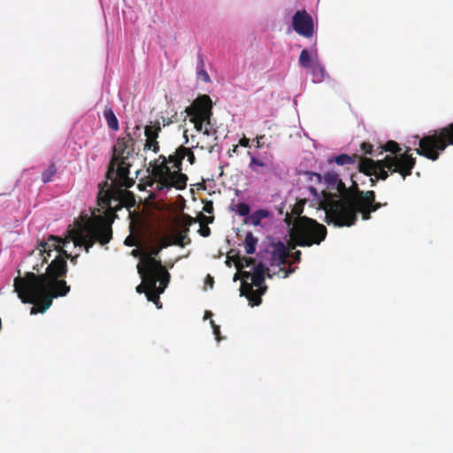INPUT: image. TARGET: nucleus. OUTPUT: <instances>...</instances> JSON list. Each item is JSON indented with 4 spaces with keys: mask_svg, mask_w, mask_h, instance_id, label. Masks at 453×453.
Segmentation results:
<instances>
[{
    "mask_svg": "<svg viewBox=\"0 0 453 453\" xmlns=\"http://www.w3.org/2000/svg\"><path fill=\"white\" fill-rule=\"evenodd\" d=\"M134 139L130 134L119 137L112 148V157L108 165L106 180L99 184L98 205L104 215H93L70 232L75 246H82L87 253L96 242L105 245L112 239L111 224L117 217L116 211L134 203L131 192L115 188L114 186L130 188L134 181L129 178V159L134 155Z\"/></svg>",
    "mask_w": 453,
    "mask_h": 453,
    "instance_id": "1",
    "label": "nucleus"
},
{
    "mask_svg": "<svg viewBox=\"0 0 453 453\" xmlns=\"http://www.w3.org/2000/svg\"><path fill=\"white\" fill-rule=\"evenodd\" d=\"M67 242L69 241L50 235L37 248L42 257L41 264L33 265L37 273L27 272L24 276L14 279V292L21 302L34 304L31 314L45 312L54 298L65 296L70 292V287L63 279L68 271L66 260L70 259L75 265L79 256H72L65 250L64 246Z\"/></svg>",
    "mask_w": 453,
    "mask_h": 453,
    "instance_id": "2",
    "label": "nucleus"
},
{
    "mask_svg": "<svg viewBox=\"0 0 453 453\" xmlns=\"http://www.w3.org/2000/svg\"><path fill=\"white\" fill-rule=\"evenodd\" d=\"M375 197L373 190H360L357 182L352 180V186L347 188L343 199L334 200L326 208V222L340 227L351 226L357 221L358 212L362 219L369 220L372 212L387 205V203L376 202Z\"/></svg>",
    "mask_w": 453,
    "mask_h": 453,
    "instance_id": "3",
    "label": "nucleus"
},
{
    "mask_svg": "<svg viewBox=\"0 0 453 453\" xmlns=\"http://www.w3.org/2000/svg\"><path fill=\"white\" fill-rule=\"evenodd\" d=\"M186 157L190 165L196 163V157L192 149L181 145L168 157L160 155L157 160L150 163L151 174L157 182L158 190L170 189L171 188L178 190L186 188L188 177L181 173L182 161Z\"/></svg>",
    "mask_w": 453,
    "mask_h": 453,
    "instance_id": "4",
    "label": "nucleus"
},
{
    "mask_svg": "<svg viewBox=\"0 0 453 453\" xmlns=\"http://www.w3.org/2000/svg\"><path fill=\"white\" fill-rule=\"evenodd\" d=\"M411 149L400 155L386 156L383 159L373 160L370 157L360 158V165H357L360 173L369 177L371 186H375L379 180H385L388 178L389 173H397L404 180L410 176L416 165V158L410 154Z\"/></svg>",
    "mask_w": 453,
    "mask_h": 453,
    "instance_id": "5",
    "label": "nucleus"
},
{
    "mask_svg": "<svg viewBox=\"0 0 453 453\" xmlns=\"http://www.w3.org/2000/svg\"><path fill=\"white\" fill-rule=\"evenodd\" d=\"M185 112L189 117V121L194 124L196 131L203 133L208 137V141L200 146L201 150L212 153L218 145V131L211 124L212 102L211 97L208 95L197 96L185 109Z\"/></svg>",
    "mask_w": 453,
    "mask_h": 453,
    "instance_id": "6",
    "label": "nucleus"
},
{
    "mask_svg": "<svg viewBox=\"0 0 453 453\" xmlns=\"http://www.w3.org/2000/svg\"><path fill=\"white\" fill-rule=\"evenodd\" d=\"M284 221L288 226L292 225L289 231V247L291 249H296V246L311 247L319 245L326 237V227L306 216L293 219L292 216L287 212Z\"/></svg>",
    "mask_w": 453,
    "mask_h": 453,
    "instance_id": "7",
    "label": "nucleus"
},
{
    "mask_svg": "<svg viewBox=\"0 0 453 453\" xmlns=\"http://www.w3.org/2000/svg\"><path fill=\"white\" fill-rule=\"evenodd\" d=\"M449 145H453V122L423 136L418 142L416 153L435 161Z\"/></svg>",
    "mask_w": 453,
    "mask_h": 453,
    "instance_id": "8",
    "label": "nucleus"
},
{
    "mask_svg": "<svg viewBox=\"0 0 453 453\" xmlns=\"http://www.w3.org/2000/svg\"><path fill=\"white\" fill-rule=\"evenodd\" d=\"M272 278L269 269L262 263L255 266L252 273L251 282L246 280L242 281L241 296H246L250 306H258L262 303L261 296L265 293L267 287L265 284V275Z\"/></svg>",
    "mask_w": 453,
    "mask_h": 453,
    "instance_id": "9",
    "label": "nucleus"
},
{
    "mask_svg": "<svg viewBox=\"0 0 453 453\" xmlns=\"http://www.w3.org/2000/svg\"><path fill=\"white\" fill-rule=\"evenodd\" d=\"M147 269L137 266L138 273L142 278V283L136 287V292L144 293L150 288H154L158 278L161 276V269H166L162 265L161 260H154L148 258L146 265Z\"/></svg>",
    "mask_w": 453,
    "mask_h": 453,
    "instance_id": "10",
    "label": "nucleus"
},
{
    "mask_svg": "<svg viewBox=\"0 0 453 453\" xmlns=\"http://www.w3.org/2000/svg\"><path fill=\"white\" fill-rule=\"evenodd\" d=\"M292 27L300 35L311 38L314 34L313 19L305 10L297 11L292 18Z\"/></svg>",
    "mask_w": 453,
    "mask_h": 453,
    "instance_id": "11",
    "label": "nucleus"
},
{
    "mask_svg": "<svg viewBox=\"0 0 453 453\" xmlns=\"http://www.w3.org/2000/svg\"><path fill=\"white\" fill-rule=\"evenodd\" d=\"M171 275L167 269H161V276L158 278L159 286L155 285L154 288L148 289L146 291V297L148 301L153 302L158 309L162 307L160 303L159 296L164 293L170 281Z\"/></svg>",
    "mask_w": 453,
    "mask_h": 453,
    "instance_id": "12",
    "label": "nucleus"
},
{
    "mask_svg": "<svg viewBox=\"0 0 453 453\" xmlns=\"http://www.w3.org/2000/svg\"><path fill=\"white\" fill-rule=\"evenodd\" d=\"M196 222L195 218L188 214H182L180 222V229L176 232L174 235L173 244L184 247L185 245L190 243V239L188 236L189 232V227L192 224Z\"/></svg>",
    "mask_w": 453,
    "mask_h": 453,
    "instance_id": "13",
    "label": "nucleus"
},
{
    "mask_svg": "<svg viewBox=\"0 0 453 453\" xmlns=\"http://www.w3.org/2000/svg\"><path fill=\"white\" fill-rule=\"evenodd\" d=\"M325 181L326 183V188L331 193L332 196L343 199V195L346 193L347 188L337 173L329 171L325 173Z\"/></svg>",
    "mask_w": 453,
    "mask_h": 453,
    "instance_id": "14",
    "label": "nucleus"
},
{
    "mask_svg": "<svg viewBox=\"0 0 453 453\" xmlns=\"http://www.w3.org/2000/svg\"><path fill=\"white\" fill-rule=\"evenodd\" d=\"M161 132V127L159 122H156L154 125H147L144 128V134L146 141L144 144V150H150L155 153L159 151V143L157 138Z\"/></svg>",
    "mask_w": 453,
    "mask_h": 453,
    "instance_id": "15",
    "label": "nucleus"
},
{
    "mask_svg": "<svg viewBox=\"0 0 453 453\" xmlns=\"http://www.w3.org/2000/svg\"><path fill=\"white\" fill-rule=\"evenodd\" d=\"M292 249L289 245L287 247L282 242H278L273 244V250L272 251V265L278 266L285 265L287 259L289 257V252Z\"/></svg>",
    "mask_w": 453,
    "mask_h": 453,
    "instance_id": "16",
    "label": "nucleus"
},
{
    "mask_svg": "<svg viewBox=\"0 0 453 453\" xmlns=\"http://www.w3.org/2000/svg\"><path fill=\"white\" fill-rule=\"evenodd\" d=\"M366 157L359 156L357 154H340L335 157H329L327 158L328 165L336 164L337 165H355L357 162H358V165H360V158H365Z\"/></svg>",
    "mask_w": 453,
    "mask_h": 453,
    "instance_id": "17",
    "label": "nucleus"
},
{
    "mask_svg": "<svg viewBox=\"0 0 453 453\" xmlns=\"http://www.w3.org/2000/svg\"><path fill=\"white\" fill-rule=\"evenodd\" d=\"M309 69L311 70L313 82L320 83L325 80L326 73L325 67L319 61L317 53H315V58H312L311 65Z\"/></svg>",
    "mask_w": 453,
    "mask_h": 453,
    "instance_id": "18",
    "label": "nucleus"
},
{
    "mask_svg": "<svg viewBox=\"0 0 453 453\" xmlns=\"http://www.w3.org/2000/svg\"><path fill=\"white\" fill-rule=\"evenodd\" d=\"M271 216V212L265 209H260L253 213L250 214L247 218L244 219V224L252 225L257 226L261 224L262 219L269 218Z\"/></svg>",
    "mask_w": 453,
    "mask_h": 453,
    "instance_id": "19",
    "label": "nucleus"
},
{
    "mask_svg": "<svg viewBox=\"0 0 453 453\" xmlns=\"http://www.w3.org/2000/svg\"><path fill=\"white\" fill-rule=\"evenodd\" d=\"M104 119L107 122V126L110 129H111L113 131H118L119 129V120L111 108L104 109Z\"/></svg>",
    "mask_w": 453,
    "mask_h": 453,
    "instance_id": "20",
    "label": "nucleus"
},
{
    "mask_svg": "<svg viewBox=\"0 0 453 453\" xmlns=\"http://www.w3.org/2000/svg\"><path fill=\"white\" fill-rule=\"evenodd\" d=\"M161 250H162V247H160L157 244L151 246L150 249V252L146 251V253H143V257H141V263L137 266L147 269V267L145 265H146L148 258L150 257L154 260H157L156 258V257L160 253Z\"/></svg>",
    "mask_w": 453,
    "mask_h": 453,
    "instance_id": "21",
    "label": "nucleus"
},
{
    "mask_svg": "<svg viewBox=\"0 0 453 453\" xmlns=\"http://www.w3.org/2000/svg\"><path fill=\"white\" fill-rule=\"evenodd\" d=\"M257 242V238L255 237L251 232L246 234L244 248L247 254L251 255L255 253Z\"/></svg>",
    "mask_w": 453,
    "mask_h": 453,
    "instance_id": "22",
    "label": "nucleus"
},
{
    "mask_svg": "<svg viewBox=\"0 0 453 453\" xmlns=\"http://www.w3.org/2000/svg\"><path fill=\"white\" fill-rule=\"evenodd\" d=\"M57 173V166L55 163H51L49 167L42 172V180L43 183H48L52 180V178Z\"/></svg>",
    "mask_w": 453,
    "mask_h": 453,
    "instance_id": "23",
    "label": "nucleus"
},
{
    "mask_svg": "<svg viewBox=\"0 0 453 453\" xmlns=\"http://www.w3.org/2000/svg\"><path fill=\"white\" fill-rule=\"evenodd\" d=\"M314 57H311L310 54H309V51L304 49L301 51L300 53V56H299V65L300 66L303 67V68H309L311 65V61H312V58H314Z\"/></svg>",
    "mask_w": 453,
    "mask_h": 453,
    "instance_id": "24",
    "label": "nucleus"
},
{
    "mask_svg": "<svg viewBox=\"0 0 453 453\" xmlns=\"http://www.w3.org/2000/svg\"><path fill=\"white\" fill-rule=\"evenodd\" d=\"M382 150L390 152L393 156L400 155L401 148L399 144L395 141H388L382 145Z\"/></svg>",
    "mask_w": 453,
    "mask_h": 453,
    "instance_id": "25",
    "label": "nucleus"
},
{
    "mask_svg": "<svg viewBox=\"0 0 453 453\" xmlns=\"http://www.w3.org/2000/svg\"><path fill=\"white\" fill-rule=\"evenodd\" d=\"M305 202L303 200L297 201L292 207L291 213H289L293 219H298L303 211V206Z\"/></svg>",
    "mask_w": 453,
    "mask_h": 453,
    "instance_id": "26",
    "label": "nucleus"
},
{
    "mask_svg": "<svg viewBox=\"0 0 453 453\" xmlns=\"http://www.w3.org/2000/svg\"><path fill=\"white\" fill-rule=\"evenodd\" d=\"M203 66H204V62H203V57H202V55H199L197 67L198 68L200 67L201 70L198 71V75L203 78V81L207 82L210 81V76H209L208 73L203 69Z\"/></svg>",
    "mask_w": 453,
    "mask_h": 453,
    "instance_id": "27",
    "label": "nucleus"
},
{
    "mask_svg": "<svg viewBox=\"0 0 453 453\" xmlns=\"http://www.w3.org/2000/svg\"><path fill=\"white\" fill-rule=\"evenodd\" d=\"M250 207L246 203H239L236 204V212L240 216L247 218L250 215Z\"/></svg>",
    "mask_w": 453,
    "mask_h": 453,
    "instance_id": "28",
    "label": "nucleus"
},
{
    "mask_svg": "<svg viewBox=\"0 0 453 453\" xmlns=\"http://www.w3.org/2000/svg\"><path fill=\"white\" fill-rule=\"evenodd\" d=\"M360 150L365 155H370L373 153V145L368 142H364L360 145Z\"/></svg>",
    "mask_w": 453,
    "mask_h": 453,
    "instance_id": "29",
    "label": "nucleus"
},
{
    "mask_svg": "<svg viewBox=\"0 0 453 453\" xmlns=\"http://www.w3.org/2000/svg\"><path fill=\"white\" fill-rule=\"evenodd\" d=\"M253 264H254V259L253 258L243 257L242 258V262H239L236 265L238 267H244V266L249 267V266L252 265Z\"/></svg>",
    "mask_w": 453,
    "mask_h": 453,
    "instance_id": "30",
    "label": "nucleus"
},
{
    "mask_svg": "<svg viewBox=\"0 0 453 453\" xmlns=\"http://www.w3.org/2000/svg\"><path fill=\"white\" fill-rule=\"evenodd\" d=\"M124 243L127 245V246H129V247H133V246H137L138 245V239L137 237L135 236H133V235H128Z\"/></svg>",
    "mask_w": 453,
    "mask_h": 453,
    "instance_id": "31",
    "label": "nucleus"
},
{
    "mask_svg": "<svg viewBox=\"0 0 453 453\" xmlns=\"http://www.w3.org/2000/svg\"><path fill=\"white\" fill-rule=\"evenodd\" d=\"M211 325L212 326V329H213V334L217 339V341H220L221 340V337H220V328H219V326H217L213 320L211 321Z\"/></svg>",
    "mask_w": 453,
    "mask_h": 453,
    "instance_id": "32",
    "label": "nucleus"
},
{
    "mask_svg": "<svg viewBox=\"0 0 453 453\" xmlns=\"http://www.w3.org/2000/svg\"><path fill=\"white\" fill-rule=\"evenodd\" d=\"M254 165L257 166H265V163L262 162L260 159L257 158L256 157H251L250 163V168L253 169Z\"/></svg>",
    "mask_w": 453,
    "mask_h": 453,
    "instance_id": "33",
    "label": "nucleus"
},
{
    "mask_svg": "<svg viewBox=\"0 0 453 453\" xmlns=\"http://www.w3.org/2000/svg\"><path fill=\"white\" fill-rule=\"evenodd\" d=\"M199 234L203 237H208L211 234V228L208 226H201Z\"/></svg>",
    "mask_w": 453,
    "mask_h": 453,
    "instance_id": "34",
    "label": "nucleus"
},
{
    "mask_svg": "<svg viewBox=\"0 0 453 453\" xmlns=\"http://www.w3.org/2000/svg\"><path fill=\"white\" fill-rule=\"evenodd\" d=\"M203 210L205 212L209 213V214L212 213L213 212V203H212V202L211 201L206 202L204 203V205H203Z\"/></svg>",
    "mask_w": 453,
    "mask_h": 453,
    "instance_id": "35",
    "label": "nucleus"
},
{
    "mask_svg": "<svg viewBox=\"0 0 453 453\" xmlns=\"http://www.w3.org/2000/svg\"><path fill=\"white\" fill-rule=\"evenodd\" d=\"M173 244V242H171L168 237L163 238L160 242L157 244L160 247H162V250L165 248H167L168 246Z\"/></svg>",
    "mask_w": 453,
    "mask_h": 453,
    "instance_id": "36",
    "label": "nucleus"
},
{
    "mask_svg": "<svg viewBox=\"0 0 453 453\" xmlns=\"http://www.w3.org/2000/svg\"><path fill=\"white\" fill-rule=\"evenodd\" d=\"M301 251L296 250L292 255L291 257L293 259V263H299L301 261Z\"/></svg>",
    "mask_w": 453,
    "mask_h": 453,
    "instance_id": "37",
    "label": "nucleus"
},
{
    "mask_svg": "<svg viewBox=\"0 0 453 453\" xmlns=\"http://www.w3.org/2000/svg\"><path fill=\"white\" fill-rule=\"evenodd\" d=\"M385 150H382V145L378 146L376 149L373 148V153L372 154V157H378L379 156L382 155Z\"/></svg>",
    "mask_w": 453,
    "mask_h": 453,
    "instance_id": "38",
    "label": "nucleus"
},
{
    "mask_svg": "<svg viewBox=\"0 0 453 453\" xmlns=\"http://www.w3.org/2000/svg\"><path fill=\"white\" fill-rule=\"evenodd\" d=\"M252 273H250V272H247V271H242L241 272V275L242 277V280H246L248 281V280H251L252 278Z\"/></svg>",
    "mask_w": 453,
    "mask_h": 453,
    "instance_id": "39",
    "label": "nucleus"
},
{
    "mask_svg": "<svg viewBox=\"0 0 453 453\" xmlns=\"http://www.w3.org/2000/svg\"><path fill=\"white\" fill-rule=\"evenodd\" d=\"M239 145L242 147H249L250 146V139L243 136L242 138L240 139Z\"/></svg>",
    "mask_w": 453,
    "mask_h": 453,
    "instance_id": "40",
    "label": "nucleus"
},
{
    "mask_svg": "<svg viewBox=\"0 0 453 453\" xmlns=\"http://www.w3.org/2000/svg\"><path fill=\"white\" fill-rule=\"evenodd\" d=\"M143 253H146V251H142L138 249H135V250H133L131 254L134 256V257H138V256H141L142 257H143Z\"/></svg>",
    "mask_w": 453,
    "mask_h": 453,
    "instance_id": "41",
    "label": "nucleus"
},
{
    "mask_svg": "<svg viewBox=\"0 0 453 453\" xmlns=\"http://www.w3.org/2000/svg\"><path fill=\"white\" fill-rule=\"evenodd\" d=\"M264 137H265V135H261V136H257V137L256 138V142H257L256 147H257V149H261V148H263V144L261 143V142H260V141H261Z\"/></svg>",
    "mask_w": 453,
    "mask_h": 453,
    "instance_id": "42",
    "label": "nucleus"
},
{
    "mask_svg": "<svg viewBox=\"0 0 453 453\" xmlns=\"http://www.w3.org/2000/svg\"><path fill=\"white\" fill-rule=\"evenodd\" d=\"M202 217L206 221L207 224H211L214 220V218L212 216L206 217V216L202 215Z\"/></svg>",
    "mask_w": 453,
    "mask_h": 453,
    "instance_id": "43",
    "label": "nucleus"
},
{
    "mask_svg": "<svg viewBox=\"0 0 453 453\" xmlns=\"http://www.w3.org/2000/svg\"><path fill=\"white\" fill-rule=\"evenodd\" d=\"M280 271H283L284 272V278H287L291 273L294 272V270L292 269H285V268H280Z\"/></svg>",
    "mask_w": 453,
    "mask_h": 453,
    "instance_id": "44",
    "label": "nucleus"
},
{
    "mask_svg": "<svg viewBox=\"0 0 453 453\" xmlns=\"http://www.w3.org/2000/svg\"><path fill=\"white\" fill-rule=\"evenodd\" d=\"M187 130L184 131V134H183V136H184V139H185V143H188V135H187Z\"/></svg>",
    "mask_w": 453,
    "mask_h": 453,
    "instance_id": "45",
    "label": "nucleus"
},
{
    "mask_svg": "<svg viewBox=\"0 0 453 453\" xmlns=\"http://www.w3.org/2000/svg\"><path fill=\"white\" fill-rule=\"evenodd\" d=\"M233 153H237L238 152V145H234L231 150Z\"/></svg>",
    "mask_w": 453,
    "mask_h": 453,
    "instance_id": "46",
    "label": "nucleus"
},
{
    "mask_svg": "<svg viewBox=\"0 0 453 453\" xmlns=\"http://www.w3.org/2000/svg\"><path fill=\"white\" fill-rule=\"evenodd\" d=\"M171 122H172L171 120H165V119L163 118V125L164 126L169 125Z\"/></svg>",
    "mask_w": 453,
    "mask_h": 453,
    "instance_id": "47",
    "label": "nucleus"
},
{
    "mask_svg": "<svg viewBox=\"0 0 453 453\" xmlns=\"http://www.w3.org/2000/svg\"><path fill=\"white\" fill-rule=\"evenodd\" d=\"M208 280H211V284L213 283V279L210 275L207 276Z\"/></svg>",
    "mask_w": 453,
    "mask_h": 453,
    "instance_id": "48",
    "label": "nucleus"
},
{
    "mask_svg": "<svg viewBox=\"0 0 453 453\" xmlns=\"http://www.w3.org/2000/svg\"><path fill=\"white\" fill-rule=\"evenodd\" d=\"M207 315H211V312H206L205 318L207 317Z\"/></svg>",
    "mask_w": 453,
    "mask_h": 453,
    "instance_id": "49",
    "label": "nucleus"
},
{
    "mask_svg": "<svg viewBox=\"0 0 453 453\" xmlns=\"http://www.w3.org/2000/svg\"><path fill=\"white\" fill-rule=\"evenodd\" d=\"M227 154L229 155V157H231V151H227Z\"/></svg>",
    "mask_w": 453,
    "mask_h": 453,
    "instance_id": "50",
    "label": "nucleus"
}]
</instances>
